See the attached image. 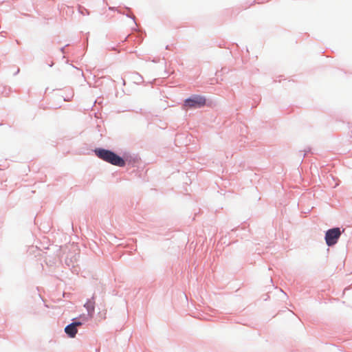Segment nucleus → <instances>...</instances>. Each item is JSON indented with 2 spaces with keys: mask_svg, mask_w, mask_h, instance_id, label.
<instances>
[{
  "mask_svg": "<svg viewBox=\"0 0 352 352\" xmlns=\"http://www.w3.org/2000/svg\"><path fill=\"white\" fill-rule=\"evenodd\" d=\"M341 231L339 228H334L328 230L325 234V241L328 246H333L337 243L341 236Z\"/></svg>",
  "mask_w": 352,
  "mask_h": 352,
  "instance_id": "3",
  "label": "nucleus"
},
{
  "mask_svg": "<svg viewBox=\"0 0 352 352\" xmlns=\"http://www.w3.org/2000/svg\"><path fill=\"white\" fill-rule=\"evenodd\" d=\"M76 324L75 323L73 322H72L71 324H68L64 330H76Z\"/></svg>",
  "mask_w": 352,
  "mask_h": 352,
  "instance_id": "4",
  "label": "nucleus"
},
{
  "mask_svg": "<svg viewBox=\"0 0 352 352\" xmlns=\"http://www.w3.org/2000/svg\"><path fill=\"white\" fill-rule=\"evenodd\" d=\"M84 321H85V320H80L78 319H75L74 322L75 323L76 327H80L84 323Z\"/></svg>",
  "mask_w": 352,
  "mask_h": 352,
  "instance_id": "6",
  "label": "nucleus"
},
{
  "mask_svg": "<svg viewBox=\"0 0 352 352\" xmlns=\"http://www.w3.org/2000/svg\"><path fill=\"white\" fill-rule=\"evenodd\" d=\"M69 338H73L78 331H65Z\"/></svg>",
  "mask_w": 352,
  "mask_h": 352,
  "instance_id": "7",
  "label": "nucleus"
},
{
  "mask_svg": "<svg viewBox=\"0 0 352 352\" xmlns=\"http://www.w3.org/2000/svg\"><path fill=\"white\" fill-rule=\"evenodd\" d=\"M76 324L75 323L73 322H72L71 324H68L64 330H76Z\"/></svg>",
  "mask_w": 352,
  "mask_h": 352,
  "instance_id": "5",
  "label": "nucleus"
},
{
  "mask_svg": "<svg viewBox=\"0 0 352 352\" xmlns=\"http://www.w3.org/2000/svg\"><path fill=\"white\" fill-rule=\"evenodd\" d=\"M94 152L100 159L108 163L120 167L125 166L124 160L111 151L104 148H96Z\"/></svg>",
  "mask_w": 352,
  "mask_h": 352,
  "instance_id": "1",
  "label": "nucleus"
},
{
  "mask_svg": "<svg viewBox=\"0 0 352 352\" xmlns=\"http://www.w3.org/2000/svg\"><path fill=\"white\" fill-rule=\"evenodd\" d=\"M206 104V99L204 97L195 95L191 98H187L184 101V108H200Z\"/></svg>",
  "mask_w": 352,
  "mask_h": 352,
  "instance_id": "2",
  "label": "nucleus"
}]
</instances>
